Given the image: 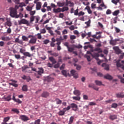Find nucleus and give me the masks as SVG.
<instances>
[{
    "label": "nucleus",
    "mask_w": 124,
    "mask_h": 124,
    "mask_svg": "<svg viewBox=\"0 0 124 124\" xmlns=\"http://www.w3.org/2000/svg\"><path fill=\"white\" fill-rule=\"evenodd\" d=\"M71 74L74 77V78H78V72L75 71V70H71Z\"/></svg>",
    "instance_id": "obj_6"
},
{
    "label": "nucleus",
    "mask_w": 124,
    "mask_h": 124,
    "mask_svg": "<svg viewBox=\"0 0 124 124\" xmlns=\"http://www.w3.org/2000/svg\"><path fill=\"white\" fill-rule=\"evenodd\" d=\"M92 57L96 60V61H99V58L98 57H99V53H93V54H91Z\"/></svg>",
    "instance_id": "obj_8"
},
{
    "label": "nucleus",
    "mask_w": 124,
    "mask_h": 124,
    "mask_svg": "<svg viewBox=\"0 0 124 124\" xmlns=\"http://www.w3.org/2000/svg\"><path fill=\"white\" fill-rule=\"evenodd\" d=\"M58 5H59V7H63L64 6L65 3L63 2V3H60L59 2L57 3Z\"/></svg>",
    "instance_id": "obj_51"
},
{
    "label": "nucleus",
    "mask_w": 124,
    "mask_h": 124,
    "mask_svg": "<svg viewBox=\"0 0 124 124\" xmlns=\"http://www.w3.org/2000/svg\"><path fill=\"white\" fill-rule=\"evenodd\" d=\"M113 20V23L114 24H117V21H119V20H118V16H116L115 17H114L112 18Z\"/></svg>",
    "instance_id": "obj_35"
},
{
    "label": "nucleus",
    "mask_w": 124,
    "mask_h": 124,
    "mask_svg": "<svg viewBox=\"0 0 124 124\" xmlns=\"http://www.w3.org/2000/svg\"><path fill=\"white\" fill-rule=\"evenodd\" d=\"M5 100L6 101H10V100H11V96L9 95V96H8V97H5Z\"/></svg>",
    "instance_id": "obj_59"
},
{
    "label": "nucleus",
    "mask_w": 124,
    "mask_h": 124,
    "mask_svg": "<svg viewBox=\"0 0 124 124\" xmlns=\"http://www.w3.org/2000/svg\"><path fill=\"white\" fill-rule=\"evenodd\" d=\"M20 119L24 122H27L30 120L29 117L25 115H22L20 116Z\"/></svg>",
    "instance_id": "obj_5"
},
{
    "label": "nucleus",
    "mask_w": 124,
    "mask_h": 124,
    "mask_svg": "<svg viewBox=\"0 0 124 124\" xmlns=\"http://www.w3.org/2000/svg\"><path fill=\"white\" fill-rule=\"evenodd\" d=\"M85 15V13L83 12H79V13L78 14V16H83Z\"/></svg>",
    "instance_id": "obj_48"
},
{
    "label": "nucleus",
    "mask_w": 124,
    "mask_h": 124,
    "mask_svg": "<svg viewBox=\"0 0 124 124\" xmlns=\"http://www.w3.org/2000/svg\"><path fill=\"white\" fill-rule=\"evenodd\" d=\"M22 38L23 41H25V42H28V38H29V37H27L25 35H23Z\"/></svg>",
    "instance_id": "obj_37"
},
{
    "label": "nucleus",
    "mask_w": 124,
    "mask_h": 124,
    "mask_svg": "<svg viewBox=\"0 0 124 124\" xmlns=\"http://www.w3.org/2000/svg\"><path fill=\"white\" fill-rule=\"evenodd\" d=\"M6 24V25L8 26V27H10L12 26V23L9 20L7 21Z\"/></svg>",
    "instance_id": "obj_49"
},
{
    "label": "nucleus",
    "mask_w": 124,
    "mask_h": 124,
    "mask_svg": "<svg viewBox=\"0 0 124 124\" xmlns=\"http://www.w3.org/2000/svg\"><path fill=\"white\" fill-rule=\"evenodd\" d=\"M49 43V40L48 39H46L43 41V44L47 45Z\"/></svg>",
    "instance_id": "obj_53"
},
{
    "label": "nucleus",
    "mask_w": 124,
    "mask_h": 124,
    "mask_svg": "<svg viewBox=\"0 0 124 124\" xmlns=\"http://www.w3.org/2000/svg\"><path fill=\"white\" fill-rule=\"evenodd\" d=\"M35 13V11H30V15H31V16H33V15H34Z\"/></svg>",
    "instance_id": "obj_57"
},
{
    "label": "nucleus",
    "mask_w": 124,
    "mask_h": 124,
    "mask_svg": "<svg viewBox=\"0 0 124 124\" xmlns=\"http://www.w3.org/2000/svg\"><path fill=\"white\" fill-rule=\"evenodd\" d=\"M55 101H56L57 105H61L62 103V100L59 99V98L55 99Z\"/></svg>",
    "instance_id": "obj_33"
},
{
    "label": "nucleus",
    "mask_w": 124,
    "mask_h": 124,
    "mask_svg": "<svg viewBox=\"0 0 124 124\" xmlns=\"http://www.w3.org/2000/svg\"><path fill=\"white\" fill-rule=\"evenodd\" d=\"M85 10H87L89 14H92V11H91V10L90 9V6H86V7L85 8Z\"/></svg>",
    "instance_id": "obj_28"
},
{
    "label": "nucleus",
    "mask_w": 124,
    "mask_h": 124,
    "mask_svg": "<svg viewBox=\"0 0 124 124\" xmlns=\"http://www.w3.org/2000/svg\"><path fill=\"white\" fill-rule=\"evenodd\" d=\"M113 50H114L116 55H120L123 53V51L121 50L118 46L113 47Z\"/></svg>",
    "instance_id": "obj_3"
},
{
    "label": "nucleus",
    "mask_w": 124,
    "mask_h": 124,
    "mask_svg": "<svg viewBox=\"0 0 124 124\" xmlns=\"http://www.w3.org/2000/svg\"><path fill=\"white\" fill-rule=\"evenodd\" d=\"M29 68L28 65H24L22 67H21V69H22V72H25L27 69Z\"/></svg>",
    "instance_id": "obj_41"
},
{
    "label": "nucleus",
    "mask_w": 124,
    "mask_h": 124,
    "mask_svg": "<svg viewBox=\"0 0 124 124\" xmlns=\"http://www.w3.org/2000/svg\"><path fill=\"white\" fill-rule=\"evenodd\" d=\"M26 9L27 11H28V12H31V11H32V8L31 7L27 6V7L26 8Z\"/></svg>",
    "instance_id": "obj_47"
},
{
    "label": "nucleus",
    "mask_w": 124,
    "mask_h": 124,
    "mask_svg": "<svg viewBox=\"0 0 124 124\" xmlns=\"http://www.w3.org/2000/svg\"><path fill=\"white\" fill-rule=\"evenodd\" d=\"M95 83L97 86H104V84H102V82L99 80H95Z\"/></svg>",
    "instance_id": "obj_24"
},
{
    "label": "nucleus",
    "mask_w": 124,
    "mask_h": 124,
    "mask_svg": "<svg viewBox=\"0 0 124 124\" xmlns=\"http://www.w3.org/2000/svg\"><path fill=\"white\" fill-rule=\"evenodd\" d=\"M102 66L104 67V69L106 70V71L109 70V65L108 64H106V63H103L102 65Z\"/></svg>",
    "instance_id": "obj_13"
},
{
    "label": "nucleus",
    "mask_w": 124,
    "mask_h": 124,
    "mask_svg": "<svg viewBox=\"0 0 124 124\" xmlns=\"http://www.w3.org/2000/svg\"><path fill=\"white\" fill-rule=\"evenodd\" d=\"M111 14V11L110 10L108 9L106 11V15H108Z\"/></svg>",
    "instance_id": "obj_64"
},
{
    "label": "nucleus",
    "mask_w": 124,
    "mask_h": 124,
    "mask_svg": "<svg viewBox=\"0 0 124 124\" xmlns=\"http://www.w3.org/2000/svg\"><path fill=\"white\" fill-rule=\"evenodd\" d=\"M74 119H75L74 117L71 116V117H70V119H69L68 124H72L73 123Z\"/></svg>",
    "instance_id": "obj_26"
},
{
    "label": "nucleus",
    "mask_w": 124,
    "mask_h": 124,
    "mask_svg": "<svg viewBox=\"0 0 124 124\" xmlns=\"http://www.w3.org/2000/svg\"><path fill=\"white\" fill-rule=\"evenodd\" d=\"M1 40L7 42L10 40V38L9 36H2L1 37Z\"/></svg>",
    "instance_id": "obj_21"
},
{
    "label": "nucleus",
    "mask_w": 124,
    "mask_h": 124,
    "mask_svg": "<svg viewBox=\"0 0 124 124\" xmlns=\"http://www.w3.org/2000/svg\"><path fill=\"white\" fill-rule=\"evenodd\" d=\"M30 23H31L32 22H33V21H34V16H31L30 18Z\"/></svg>",
    "instance_id": "obj_46"
},
{
    "label": "nucleus",
    "mask_w": 124,
    "mask_h": 124,
    "mask_svg": "<svg viewBox=\"0 0 124 124\" xmlns=\"http://www.w3.org/2000/svg\"><path fill=\"white\" fill-rule=\"evenodd\" d=\"M23 55H24V56H25L26 57H31V53H30L28 52H25L23 53H22Z\"/></svg>",
    "instance_id": "obj_23"
},
{
    "label": "nucleus",
    "mask_w": 124,
    "mask_h": 124,
    "mask_svg": "<svg viewBox=\"0 0 124 124\" xmlns=\"http://www.w3.org/2000/svg\"><path fill=\"white\" fill-rule=\"evenodd\" d=\"M15 58H16V59L18 60L21 58V55L19 54H16L15 55Z\"/></svg>",
    "instance_id": "obj_55"
},
{
    "label": "nucleus",
    "mask_w": 124,
    "mask_h": 124,
    "mask_svg": "<svg viewBox=\"0 0 124 124\" xmlns=\"http://www.w3.org/2000/svg\"><path fill=\"white\" fill-rule=\"evenodd\" d=\"M70 107H71V108H75L73 109V110H74V111H76L77 110H78V105H76V104L75 103L71 104V106Z\"/></svg>",
    "instance_id": "obj_9"
},
{
    "label": "nucleus",
    "mask_w": 124,
    "mask_h": 124,
    "mask_svg": "<svg viewBox=\"0 0 124 124\" xmlns=\"http://www.w3.org/2000/svg\"><path fill=\"white\" fill-rule=\"evenodd\" d=\"M114 30L116 31V33H120V31H121V30H120V29H119L117 27H114Z\"/></svg>",
    "instance_id": "obj_54"
},
{
    "label": "nucleus",
    "mask_w": 124,
    "mask_h": 124,
    "mask_svg": "<svg viewBox=\"0 0 124 124\" xmlns=\"http://www.w3.org/2000/svg\"><path fill=\"white\" fill-rule=\"evenodd\" d=\"M38 69H39V71H37L38 75H41L43 73L44 70H43V68H39Z\"/></svg>",
    "instance_id": "obj_22"
},
{
    "label": "nucleus",
    "mask_w": 124,
    "mask_h": 124,
    "mask_svg": "<svg viewBox=\"0 0 124 124\" xmlns=\"http://www.w3.org/2000/svg\"><path fill=\"white\" fill-rule=\"evenodd\" d=\"M41 121V120L40 119H37L34 122V124H40V122Z\"/></svg>",
    "instance_id": "obj_56"
},
{
    "label": "nucleus",
    "mask_w": 124,
    "mask_h": 124,
    "mask_svg": "<svg viewBox=\"0 0 124 124\" xmlns=\"http://www.w3.org/2000/svg\"><path fill=\"white\" fill-rule=\"evenodd\" d=\"M18 4H19V5H18L19 7H21V8H22V7H24V6H26V5H25V3H24V2L20 3H19Z\"/></svg>",
    "instance_id": "obj_50"
},
{
    "label": "nucleus",
    "mask_w": 124,
    "mask_h": 124,
    "mask_svg": "<svg viewBox=\"0 0 124 124\" xmlns=\"http://www.w3.org/2000/svg\"><path fill=\"white\" fill-rule=\"evenodd\" d=\"M121 62V60H118L117 61H116V66L117 68L121 67L122 66H123L124 65L120 62Z\"/></svg>",
    "instance_id": "obj_14"
},
{
    "label": "nucleus",
    "mask_w": 124,
    "mask_h": 124,
    "mask_svg": "<svg viewBox=\"0 0 124 124\" xmlns=\"http://www.w3.org/2000/svg\"><path fill=\"white\" fill-rule=\"evenodd\" d=\"M40 34H45L46 32V31L45 29H43L40 30Z\"/></svg>",
    "instance_id": "obj_43"
},
{
    "label": "nucleus",
    "mask_w": 124,
    "mask_h": 124,
    "mask_svg": "<svg viewBox=\"0 0 124 124\" xmlns=\"http://www.w3.org/2000/svg\"><path fill=\"white\" fill-rule=\"evenodd\" d=\"M116 96L117 98H123L124 97V94L123 93H117L116 94Z\"/></svg>",
    "instance_id": "obj_17"
},
{
    "label": "nucleus",
    "mask_w": 124,
    "mask_h": 124,
    "mask_svg": "<svg viewBox=\"0 0 124 124\" xmlns=\"http://www.w3.org/2000/svg\"><path fill=\"white\" fill-rule=\"evenodd\" d=\"M111 3L115 5H117L118 3H120V0H111Z\"/></svg>",
    "instance_id": "obj_29"
},
{
    "label": "nucleus",
    "mask_w": 124,
    "mask_h": 124,
    "mask_svg": "<svg viewBox=\"0 0 124 124\" xmlns=\"http://www.w3.org/2000/svg\"><path fill=\"white\" fill-rule=\"evenodd\" d=\"M19 113H20V112L19 111L18 109H17V108H12L11 113L18 114Z\"/></svg>",
    "instance_id": "obj_11"
},
{
    "label": "nucleus",
    "mask_w": 124,
    "mask_h": 124,
    "mask_svg": "<svg viewBox=\"0 0 124 124\" xmlns=\"http://www.w3.org/2000/svg\"><path fill=\"white\" fill-rule=\"evenodd\" d=\"M9 119H10V118H9V117H5V118H4V123H6L8 121H9Z\"/></svg>",
    "instance_id": "obj_61"
},
{
    "label": "nucleus",
    "mask_w": 124,
    "mask_h": 124,
    "mask_svg": "<svg viewBox=\"0 0 124 124\" xmlns=\"http://www.w3.org/2000/svg\"><path fill=\"white\" fill-rule=\"evenodd\" d=\"M36 36H37V39H42V35L40 33H37Z\"/></svg>",
    "instance_id": "obj_62"
},
{
    "label": "nucleus",
    "mask_w": 124,
    "mask_h": 124,
    "mask_svg": "<svg viewBox=\"0 0 124 124\" xmlns=\"http://www.w3.org/2000/svg\"><path fill=\"white\" fill-rule=\"evenodd\" d=\"M61 10H62V12H64L68 11V10H69V8L68 7L64 6V7L61 9Z\"/></svg>",
    "instance_id": "obj_30"
},
{
    "label": "nucleus",
    "mask_w": 124,
    "mask_h": 124,
    "mask_svg": "<svg viewBox=\"0 0 124 124\" xmlns=\"http://www.w3.org/2000/svg\"><path fill=\"white\" fill-rule=\"evenodd\" d=\"M22 91L23 92H27L28 91V86L27 85H24L22 87Z\"/></svg>",
    "instance_id": "obj_39"
},
{
    "label": "nucleus",
    "mask_w": 124,
    "mask_h": 124,
    "mask_svg": "<svg viewBox=\"0 0 124 124\" xmlns=\"http://www.w3.org/2000/svg\"><path fill=\"white\" fill-rule=\"evenodd\" d=\"M109 119L111 120H115L117 119V116L115 115H110L109 116Z\"/></svg>",
    "instance_id": "obj_19"
},
{
    "label": "nucleus",
    "mask_w": 124,
    "mask_h": 124,
    "mask_svg": "<svg viewBox=\"0 0 124 124\" xmlns=\"http://www.w3.org/2000/svg\"><path fill=\"white\" fill-rule=\"evenodd\" d=\"M65 112L66 111L61 110L58 113L59 116H64Z\"/></svg>",
    "instance_id": "obj_27"
},
{
    "label": "nucleus",
    "mask_w": 124,
    "mask_h": 124,
    "mask_svg": "<svg viewBox=\"0 0 124 124\" xmlns=\"http://www.w3.org/2000/svg\"><path fill=\"white\" fill-rule=\"evenodd\" d=\"M62 73L64 77H67V76H70L69 73H67V71L66 70H63L62 71Z\"/></svg>",
    "instance_id": "obj_12"
},
{
    "label": "nucleus",
    "mask_w": 124,
    "mask_h": 124,
    "mask_svg": "<svg viewBox=\"0 0 124 124\" xmlns=\"http://www.w3.org/2000/svg\"><path fill=\"white\" fill-rule=\"evenodd\" d=\"M118 14H119V10H116L112 14L113 16H117L118 15Z\"/></svg>",
    "instance_id": "obj_38"
},
{
    "label": "nucleus",
    "mask_w": 124,
    "mask_h": 124,
    "mask_svg": "<svg viewBox=\"0 0 124 124\" xmlns=\"http://www.w3.org/2000/svg\"><path fill=\"white\" fill-rule=\"evenodd\" d=\"M111 102H115V101L112 99H109L108 100L105 101V103H106V104H110Z\"/></svg>",
    "instance_id": "obj_42"
},
{
    "label": "nucleus",
    "mask_w": 124,
    "mask_h": 124,
    "mask_svg": "<svg viewBox=\"0 0 124 124\" xmlns=\"http://www.w3.org/2000/svg\"><path fill=\"white\" fill-rule=\"evenodd\" d=\"M28 38H31L29 41V44H35L36 43L37 38L35 37L34 35H28Z\"/></svg>",
    "instance_id": "obj_2"
},
{
    "label": "nucleus",
    "mask_w": 124,
    "mask_h": 124,
    "mask_svg": "<svg viewBox=\"0 0 124 124\" xmlns=\"http://www.w3.org/2000/svg\"><path fill=\"white\" fill-rule=\"evenodd\" d=\"M83 100H88V96L87 95H83Z\"/></svg>",
    "instance_id": "obj_63"
},
{
    "label": "nucleus",
    "mask_w": 124,
    "mask_h": 124,
    "mask_svg": "<svg viewBox=\"0 0 124 124\" xmlns=\"http://www.w3.org/2000/svg\"><path fill=\"white\" fill-rule=\"evenodd\" d=\"M10 16L16 18H18V15H17V10L14 8H10Z\"/></svg>",
    "instance_id": "obj_1"
},
{
    "label": "nucleus",
    "mask_w": 124,
    "mask_h": 124,
    "mask_svg": "<svg viewBox=\"0 0 124 124\" xmlns=\"http://www.w3.org/2000/svg\"><path fill=\"white\" fill-rule=\"evenodd\" d=\"M49 96V92H43V93H42L41 96L44 98H47Z\"/></svg>",
    "instance_id": "obj_7"
},
{
    "label": "nucleus",
    "mask_w": 124,
    "mask_h": 124,
    "mask_svg": "<svg viewBox=\"0 0 124 124\" xmlns=\"http://www.w3.org/2000/svg\"><path fill=\"white\" fill-rule=\"evenodd\" d=\"M65 4L66 6H68V5L70 4V5H69V6H70V7L74 6V3L72 2L71 1H66Z\"/></svg>",
    "instance_id": "obj_16"
},
{
    "label": "nucleus",
    "mask_w": 124,
    "mask_h": 124,
    "mask_svg": "<svg viewBox=\"0 0 124 124\" xmlns=\"http://www.w3.org/2000/svg\"><path fill=\"white\" fill-rule=\"evenodd\" d=\"M41 6H42L41 2H36V11L40 10V9L41 8Z\"/></svg>",
    "instance_id": "obj_10"
},
{
    "label": "nucleus",
    "mask_w": 124,
    "mask_h": 124,
    "mask_svg": "<svg viewBox=\"0 0 124 124\" xmlns=\"http://www.w3.org/2000/svg\"><path fill=\"white\" fill-rule=\"evenodd\" d=\"M73 93L74 95H77V96H80V92L78 90H74V91L73 92Z\"/></svg>",
    "instance_id": "obj_20"
},
{
    "label": "nucleus",
    "mask_w": 124,
    "mask_h": 124,
    "mask_svg": "<svg viewBox=\"0 0 124 124\" xmlns=\"http://www.w3.org/2000/svg\"><path fill=\"white\" fill-rule=\"evenodd\" d=\"M48 60L51 62V63H52V64H56L57 62L56 59L52 57H48Z\"/></svg>",
    "instance_id": "obj_15"
},
{
    "label": "nucleus",
    "mask_w": 124,
    "mask_h": 124,
    "mask_svg": "<svg viewBox=\"0 0 124 124\" xmlns=\"http://www.w3.org/2000/svg\"><path fill=\"white\" fill-rule=\"evenodd\" d=\"M18 24L19 25H21V24H26L28 26H30L29 21L26 19H22L20 20H18Z\"/></svg>",
    "instance_id": "obj_4"
},
{
    "label": "nucleus",
    "mask_w": 124,
    "mask_h": 124,
    "mask_svg": "<svg viewBox=\"0 0 124 124\" xmlns=\"http://www.w3.org/2000/svg\"><path fill=\"white\" fill-rule=\"evenodd\" d=\"M67 50L68 52H73L74 49V47H67Z\"/></svg>",
    "instance_id": "obj_45"
},
{
    "label": "nucleus",
    "mask_w": 124,
    "mask_h": 124,
    "mask_svg": "<svg viewBox=\"0 0 124 124\" xmlns=\"http://www.w3.org/2000/svg\"><path fill=\"white\" fill-rule=\"evenodd\" d=\"M53 12L54 13H59V12H62V10H61V8H58L57 9L54 8Z\"/></svg>",
    "instance_id": "obj_25"
},
{
    "label": "nucleus",
    "mask_w": 124,
    "mask_h": 124,
    "mask_svg": "<svg viewBox=\"0 0 124 124\" xmlns=\"http://www.w3.org/2000/svg\"><path fill=\"white\" fill-rule=\"evenodd\" d=\"M116 42H116L115 41H113V40H110V42H109V44H110V45H112L113 46H115L117 44Z\"/></svg>",
    "instance_id": "obj_32"
},
{
    "label": "nucleus",
    "mask_w": 124,
    "mask_h": 124,
    "mask_svg": "<svg viewBox=\"0 0 124 124\" xmlns=\"http://www.w3.org/2000/svg\"><path fill=\"white\" fill-rule=\"evenodd\" d=\"M53 80V78H51L50 77H47L46 79L47 82H50Z\"/></svg>",
    "instance_id": "obj_44"
},
{
    "label": "nucleus",
    "mask_w": 124,
    "mask_h": 124,
    "mask_svg": "<svg viewBox=\"0 0 124 124\" xmlns=\"http://www.w3.org/2000/svg\"><path fill=\"white\" fill-rule=\"evenodd\" d=\"M22 79H24V80H27V82H29L30 80H31V78H28L26 76H24L22 77Z\"/></svg>",
    "instance_id": "obj_36"
},
{
    "label": "nucleus",
    "mask_w": 124,
    "mask_h": 124,
    "mask_svg": "<svg viewBox=\"0 0 124 124\" xmlns=\"http://www.w3.org/2000/svg\"><path fill=\"white\" fill-rule=\"evenodd\" d=\"M73 100L79 101L80 100V97L79 96H74L72 97Z\"/></svg>",
    "instance_id": "obj_34"
},
{
    "label": "nucleus",
    "mask_w": 124,
    "mask_h": 124,
    "mask_svg": "<svg viewBox=\"0 0 124 124\" xmlns=\"http://www.w3.org/2000/svg\"><path fill=\"white\" fill-rule=\"evenodd\" d=\"M9 85L12 86H14L15 87H17L18 85L16 83H10Z\"/></svg>",
    "instance_id": "obj_58"
},
{
    "label": "nucleus",
    "mask_w": 124,
    "mask_h": 124,
    "mask_svg": "<svg viewBox=\"0 0 124 124\" xmlns=\"http://www.w3.org/2000/svg\"><path fill=\"white\" fill-rule=\"evenodd\" d=\"M71 107L70 106H67V108H64L62 110L67 111L69 110L70 109H71Z\"/></svg>",
    "instance_id": "obj_40"
},
{
    "label": "nucleus",
    "mask_w": 124,
    "mask_h": 124,
    "mask_svg": "<svg viewBox=\"0 0 124 124\" xmlns=\"http://www.w3.org/2000/svg\"><path fill=\"white\" fill-rule=\"evenodd\" d=\"M117 107H118V105L116 103H113L111 105V108H116Z\"/></svg>",
    "instance_id": "obj_52"
},
{
    "label": "nucleus",
    "mask_w": 124,
    "mask_h": 124,
    "mask_svg": "<svg viewBox=\"0 0 124 124\" xmlns=\"http://www.w3.org/2000/svg\"><path fill=\"white\" fill-rule=\"evenodd\" d=\"M14 101L18 104H21L22 103V102L19 99H17V100H14Z\"/></svg>",
    "instance_id": "obj_60"
},
{
    "label": "nucleus",
    "mask_w": 124,
    "mask_h": 124,
    "mask_svg": "<svg viewBox=\"0 0 124 124\" xmlns=\"http://www.w3.org/2000/svg\"><path fill=\"white\" fill-rule=\"evenodd\" d=\"M104 78H106V79H108L109 80H111L113 79V77L109 74H107L104 76Z\"/></svg>",
    "instance_id": "obj_18"
},
{
    "label": "nucleus",
    "mask_w": 124,
    "mask_h": 124,
    "mask_svg": "<svg viewBox=\"0 0 124 124\" xmlns=\"http://www.w3.org/2000/svg\"><path fill=\"white\" fill-rule=\"evenodd\" d=\"M93 51H94L98 52L99 53L102 52V49L100 48H99V47L95 48V49H93Z\"/></svg>",
    "instance_id": "obj_31"
}]
</instances>
